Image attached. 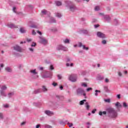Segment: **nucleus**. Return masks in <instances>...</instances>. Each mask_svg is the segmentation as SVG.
<instances>
[{
  "label": "nucleus",
  "instance_id": "obj_24",
  "mask_svg": "<svg viewBox=\"0 0 128 128\" xmlns=\"http://www.w3.org/2000/svg\"><path fill=\"white\" fill-rule=\"evenodd\" d=\"M36 69L34 70H30V72H31V74H38V72H36Z\"/></svg>",
  "mask_w": 128,
  "mask_h": 128
},
{
  "label": "nucleus",
  "instance_id": "obj_49",
  "mask_svg": "<svg viewBox=\"0 0 128 128\" xmlns=\"http://www.w3.org/2000/svg\"><path fill=\"white\" fill-rule=\"evenodd\" d=\"M96 112V109H94L92 110V114H95Z\"/></svg>",
  "mask_w": 128,
  "mask_h": 128
},
{
  "label": "nucleus",
  "instance_id": "obj_31",
  "mask_svg": "<svg viewBox=\"0 0 128 128\" xmlns=\"http://www.w3.org/2000/svg\"><path fill=\"white\" fill-rule=\"evenodd\" d=\"M104 100L105 102H108V104H110V98L105 99Z\"/></svg>",
  "mask_w": 128,
  "mask_h": 128
},
{
  "label": "nucleus",
  "instance_id": "obj_5",
  "mask_svg": "<svg viewBox=\"0 0 128 128\" xmlns=\"http://www.w3.org/2000/svg\"><path fill=\"white\" fill-rule=\"evenodd\" d=\"M76 78H78V77L76 76V74H72L70 75L69 76V80L71 82H76Z\"/></svg>",
  "mask_w": 128,
  "mask_h": 128
},
{
  "label": "nucleus",
  "instance_id": "obj_51",
  "mask_svg": "<svg viewBox=\"0 0 128 128\" xmlns=\"http://www.w3.org/2000/svg\"><path fill=\"white\" fill-rule=\"evenodd\" d=\"M57 85H58L57 83H56V82L52 83V86H56Z\"/></svg>",
  "mask_w": 128,
  "mask_h": 128
},
{
  "label": "nucleus",
  "instance_id": "obj_27",
  "mask_svg": "<svg viewBox=\"0 0 128 128\" xmlns=\"http://www.w3.org/2000/svg\"><path fill=\"white\" fill-rule=\"evenodd\" d=\"M81 32H82V34H88V32L87 30H81Z\"/></svg>",
  "mask_w": 128,
  "mask_h": 128
},
{
  "label": "nucleus",
  "instance_id": "obj_52",
  "mask_svg": "<svg viewBox=\"0 0 128 128\" xmlns=\"http://www.w3.org/2000/svg\"><path fill=\"white\" fill-rule=\"evenodd\" d=\"M29 50H30V52H34V48H29Z\"/></svg>",
  "mask_w": 128,
  "mask_h": 128
},
{
  "label": "nucleus",
  "instance_id": "obj_30",
  "mask_svg": "<svg viewBox=\"0 0 128 128\" xmlns=\"http://www.w3.org/2000/svg\"><path fill=\"white\" fill-rule=\"evenodd\" d=\"M50 22L51 23L56 22V20L54 18H50Z\"/></svg>",
  "mask_w": 128,
  "mask_h": 128
},
{
  "label": "nucleus",
  "instance_id": "obj_7",
  "mask_svg": "<svg viewBox=\"0 0 128 128\" xmlns=\"http://www.w3.org/2000/svg\"><path fill=\"white\" fill-rule=\"evenodd\" d=\"M52 72H47L46 74H44L42 76V78H52Z\"/></svg>",
  "mask_w": 128,
  "mask_h": 128
},
{
  "label": "nucleus",
  "instance_id": "obj_4",
  "mask_svg": "<svg viewBox=\"0 0 128 128\" xmlns=\"http://www.w3.org/2000/svg\"><path fill=\"white\" fill-rule=\"evenodd\" d=\"M56 50H64V52H68V48L62 45H58L56 48Z\"/></svg>",
  "mask_w": 128,
  "mask_h": 128
},
{
  "label": "nucleus",
  "instance_id": "obj_8",
  "mask_svg": "<svg viewBox=\"0 0 128 128\" xmlns=\"http://www.w3.org/2000/svg\"><path fill=\"white\" fill-rule=\"evenodd\" d=\"M97 36L100 38H106V34L100 32H97Z\"/></svg>",
  "mask_w": 128,
  "mask_h": 128
},
{
  "label": "nucleus",
  "instance_id": "obj_41",
  "mask_svg": "<svg viewBox=\"0 0 128 128\" xmlns=\"http://www.w3.org/2000/svg\"><path fill=\"white\" fill-rule=\"evenodd\" d=\"M45 128H52V126L50 125H46Z\"/></svg>",
  "mask_w": 128,
  "mask_h": 128
},
{
  "label": "nucleus",
  "instance_id": "obj_13",
  "mask_svg": "<svg viewBox=\"0 0 128 128\" xmlns=\"http://www.w3.org/2000/svg\"><path fill=\"white\" fill-rule=\"evenodd\" d=\"M40 42H42V44H47L48 41H46V40L44 38H42V37H40Z\"/></svg>",
  "mask_w": 128,
  "mask_h": 128
},
{
  "label": "nucleus",
  "instance_id": "obj_57",
  "mask_svg": "<svg viewBox=\"0 0 128 128\" xmlns=\"http://www.w3.org/2000/svg\"><path fill=\"white\" fill-rule=\"evenodd\" d=\"M66 62H70V58H67Z\"/></svg>",
  "mask_w": 128,
  "mask_h": 128
},
{
  "label": "nucleus",
  "instance_id": "obj_2",
  "mask_svg": "<svg viewBox=\"0 0 128 128\" xmlns=\"http://www.w3.org/2000/svg\"><path fill=\"white\" fill-rule=\"evenodd\" d=\"M65 2L67 4V6H70V10H71V12H74L76 6L72 2L66 0L65 1Z\"/></svg>",
  "mask_w": 128,
  "mask_h": 128
},
{
  "label": "nucleus",
  "instance_id": "obj_32",
  "mask_svg": "<svg viewBox=\"0 0 128 128\" xmlns=\"http://www.w3.org/2000/svg\"><path fill=\"white\" fill-rule=\"evenodd\" d=\"M52 32H58V29H56V28H54L51 29Z\"/></svg>",
  "mask_w": 128,
  "mask_h": 128
},
{
  "label": "nucleus",
  "instance_id": "obj_29",
  "mask_svg": "<svg viewBox=\"0 0 128 128\" xmlns=\"http://www.w3.org/2000/svg\"><path fill=\"white\" fill-rule=\"evenodd\" d=\"M64 44H70V40L66 38L64 40Z\"/></svg>",
  "mask_w": 128,
  "mask_h": 128
},
{
  "label": "nucleus",
  "instance_id": "obj_39",
  "mask_svg": "<svg viewBox=\"0 0 128 128\" xmlns=\"http://www.w3.org/2000/svg\"><path fill=\"white\" fill-rule=\"evenodd\" d=\"M32 34L33 36H36V31H34V30H32Z\"/></svg>",
  "mask_w": 128,
  "mask_h": 128
},
{
  "label": "nucleus",
  "instance_id": "obj_58",
  "mask_svg": "<svg viewBox=\"0 0 128 128\" xmlns=\"http://www.w3.org/2000/svg\"><path fill=\"white\" fill-rule=\"evenodd\" d=\"M40 124H38L36 126V128H40Z\"/></svg>",
  "mask_w": 128,
  "mask_h": 128
},
{
  "label": "nucleus",
  "instance_id": "obj_45",
  "mask_svg": "<svg viewBox=\"0 0 128 128\" xmlns=\"http://www.w3.org/2000/svg\"><path fill=\"white\" fill-rule=\"evenodd\" d=\"M50 70H54V66L51 65V66H50Z\"/></svg>",
  "mask_w": 128,
  "mask_h": 128
},
{
  "label": "nucleus",
  "instance_id": "obj_26",
  "mask_svg": "<svg viewBox=\"0 0 128 128\" xmlns=\"http://www.w3.org/2000/svg\"><path fill=\"white\" fill-rule=\"evenodd\" d=\"M100 92V90H95V96H98V93Z\"/></svg>",
  "mask_w": 128,
  "mask_h": 128
},
{
  "label": "nucleus",
  "instance_id": "obj_10",
  "mask_svg": "<svg viewBox=\"0 0 128 128\" xmlns=\"http://www.w3.org/2000/svg\"><path fill=\"white\" fill-rule=\"evenodd\" d=\"M8 28H18L17 26L14 25V24H8Z\"/></svg>",
  "mask_w": 128,
  "mask_h": 128
},
{
  "label": "nucleus",
  "instance_id": "obj_43",
  "mask_svg": "<svg viewBox=\"0 0 128 128\" xmlns=\"http://www.w3.org/2000/svg\"><path fill=\"white\" fill-rule=\"evenodd\" d=\"M36 46V42H33L32 44L31 45V46Z\"/></svg>",
  "mask_w": 128,
  "mask_h": 128
},
{
  "label": "nucleus",
  "instance_id": "obj_19",
  "mask_svg": "<svg viewBox=\"0 0 128 128\" xmlns=\"http://www.w3.org/2000/svg\"><path fill=\"white\" fill-rule=\"evenodd\" d=\"M34 106H42V103L40 102H34L33 104Z\"/></svg>",
  "mask_w": 128,
  "mask_h": 128
},
{
  "label": "nucleus",
  "instance_id": "obj_61",
  "mask_svg": "<svg viewBox=\"0 0 128 128\" xmlns=\"http://www.w3.org/2000/svg\"><path fill=\"white\" fill-rule=\"evenodd\" d=\"M16 7H14V8H13V11L14 12H16Z\"/></svg>",
  "mask_w": 128,
  "mask_h": 128
},
{
  "label": "nucleus",
  "instance_id": "obj_59",
  "mask_svg": "<svg viewBox=\"0 0 128 128\" xmlns=\"http://www.w3.org/2000/svg\"><path fill=\"white\" fill-rule=\"evenodd\" d=\"M105 82H110V80H108V78H106V79L105 80Z\"/></svg>",
  "mask_w": 128,
  "mask_h": 128
},
{
  "label": "nucleus",
  "instance_id": "obj_20",
  "mask_svg": "<svg viewBox=\"0 0 128 128\" xmlns=\"http://www.w3.org/2000/svg\"><path fill=\"white\" fill-rule=\"evenodd\" d=\"M85 106L87 110H90V104H88V102H86L85 103Z\"/></svg>",
  "mask_w": 128,
  "mask_h": 128
},
{
  "label": "nucleus",
  "instance_id": "obj_37",
  "mask_svg": "<svg viewBox=\"0 0 128 128\" xmlns=\"http://www.w3.org/2000/svg\"><path fill=\"white\" fill-rule=\"evenodd\" d=\"M46 12H47L46 10H44L42 11V13L43 14H46Z\"/></svg>",
  "mask_w": 128,
  "mask_h": 128
},
{
  "label": "nucleus",
  "instance_id": "obj_1",
  "mask_svg": "<svg viewBox=\"0 0 128 128\" xmlns=\"http://www.w3.org/2000/svg\"><path fill=\"white\" fill-rule=\"evenodd\" d=\"M106 112L108 113L109 116L116 118L118 116V112L113 108H108L106 110Z\"/></svg>",
  "mask_w": 128,
  "mask_h": 128
},
{
  "label": "nucleus",
  "instance_id": "obj_56",
  "mask_svg": "<svg viewBox=\"0 0 128 128\" xmlns=\"http://www.w3.org/2000/svg\"><path fill=\"white\" fill-rule=\"evenodd\" d=\"M27 42H32V39H30V38H27Z\"/></svg>",
  "mask_w": 128,
  "mask_h": 128
},
{
  "label": "nucleus",
  "instance_id": "obj_38",
  "mask_svg": "<svg viewBox=\"0 0 128 128\" xmlns=\"http://www.w3.org/2000/svg\"><path fill=\"white\" fill-rule=\"evenodd\" d=\"M118 20L115 19L114 20V24H116H116H118Z\"/></svg>",
  "mask_w": 128,
  "mask_h": 128
},
{
  "label": "nucleus",
  "instance_id": "obj_33",
  "mask_svg": "<svg viewBox=\"0 0 128 128\" xmlns=\"http://www.w3.org/2000/svg\"><path fill=\"white\" fill-rule=\"evenodd\" d=\"M12 96H14V92H10V93L8 94V96L9 98H12Z\"/></svg>",
  "mask_w": 128,
  "mask_h": 128
},
{
  "label": "nucleus",
  "instance_id": "obj_42",
  "mask_svg": "<svg viewBox=\"0 0 128 128\" xmlns=\"http://www.w3.org/2000/svg\"><path fill=\"white\" fill-rule=\"evenodd\" d=\"M82 86H84L85 88H86V86H88V85L86 83L82 84Z\"/></svg>",
  "mask_w": 128,
  "mask_h": 128
},
{
  "label": "nucleus",
  "instance_id": "obj_3",
  "mask_svg": "<svg viewBox=\"0 0 128 128\" xmlns=\"http://www.w3.org/2000/svg\"><path fill=\"white\" fill-rule=\"evenodd\" d=\"M78 96H86V93H84V90L81 88H79L76 90Z\"/></svg>",
  "mask_w": 128,
  "mask_h": 128
},
{
  "label": "nucleus",
  "instance_id": "obj_14",
  "mask_svg": "<svg viewBox=\"0 0 128 128\" xmlns=\"http://www.w3.org/2000/svg\"><path fill=\"white\" fill-rule=\"evenodd\" d=\"M0 88L1 90H8V86L6 85H0Z\"/></svg>",
  "mask_w": 128,
  "mask_h": 128
},
{
  "label": "nucleus",
  "instance_id": "obj_9",
  "mask_svg": "<svg viewBox=\"0 0 128 128\" xmlns=\"http://www.w3.org/2000/svg\"><path fill=\"white\" fill-rule=\"evenodd\" d=\"M79 48H82V46L83 47V50H88V48L86 47V46L82 45V42H79L78 43Z\"/></svg>",
  "mask_w": 128,
  "mask_h": 128
},
{
  "label": "nucleus",
  "instance_id": "obj_50",
  "mask_svg": "<svg viewBox=\"0 0 128 128\" xmlns=\"http://www.w3.org/2000/svg\"><path fill=\"white\" fill-rule=\"evenodd\" d=\"M116 98H118V100H120V94H118L117 96H116Z\"/></svg>",
  "mask_w": 128,
  "mask_h": 128
},
{
  "label": "nucleus",
  "instance_id": "obj_64",
  "mask_svg": "<svg viewBox=\"0 0 128 128\" xmlns=\"http://www.w3.org/2000/svg\"><path fill=\"white\" fill-rule=\"evenodd\" d=\"M99 114H100V116H102V112H99Z\"/></svg>",
  "mask_w": 128,
  "mask_h": 128
},
{
  "label": "nucleus",
  "instance_id": "obj_63",
  "mask_svg": "<svg viewBox=\"0 0 128 128\" xmlns=\"http://www.w3.org/2000/svg\"><path fill=\"white\" fill-rule=\"evenodd\" d=\"M24 124H26V122H22L21 123V126H24Z\"/></svg>",
  "mask_w": 128,
  "mask_h": 128
},
{
  "label": "nucleus",
  "instance_id": "obj_18",
  "mask_svg": "<svg viewBox=\"0 0 128 128\" xmlns=\"http://www.w3.org/2000/svg\"><path fill=\"white\" fill-rule=\"evenodd\" d=\"M0 94L2 96H6V94L4 90H0Z\"/></svg>",
  "mask_w": 128,
  "mask_h": 128
},
{
  "label": "nucleus",
  "instance_id": "obj_36",
  "mask_svg": "<svg viewBox=\"0 0 128 128\" xmlns=\"http://www.w3.org/2000/svg\"><path fill=\"white\" fill-rule=\"evenodd\" d=\"M67 124L69 126V128H72V126H74V124H72V123H70V122H68Z\"/></svg>",
  "mask_w": 128,
  "mask_h": 128
},
{
  "label": "nucleus",
  "instance_id": "obj_54",
  "mask_svg": "<svg viewBox=\"0 0 128 128\" xmlns=\"http://www.w3.org/2000/svg\"><path fill=\"white\" fill-rule=\"evenodd\" d=\"M0 68H4V64H0Z\"/></svg>",
  "mask_w": 128,
  "mask_h": 128
},
{
  "label": "nucleus",
  "instance_id": "obj_40",
  "mask_svg": "<svg viewBox=\"0 0 128 128\" xmlns=\"http://www.w3.org/2000/svg\"><path fill=\"white\" fill-rule=\"evenodd\" d=\"M0 118L2 120L4 118V114H2V113H0Z\"/></svg>",
  "mask_w": 128,
  "mask_h": 128
},
{
  "label": "nucleus",
  "instance_id": "obj_55",
  "mask_svg": "<svg viewBox=\"0 0 128 128\" xmlns=\"http://www.w3.org/2000/svg\"><path fill=\"white\" fill-rule=\"evenodd\" d=\"M118 74L119 76H122V74L120 72H118Z\"/></svg>",
  "mask_w": 128,
  "mask_h": 128
},
{
  "label": "nucleus",
  "instance_id": "obj_12",
  "mask_svg": "<svg viewBox=\"0 0 128 128\" xmlns=\"http://www.w3.org/2000/svg\"><path fill=\"white\" fill-rule=\"evenodd\" d=\"M116 106V108H118V110H120V108H122V104H120V103L119 102H116V103L115 104Z\"/></svg>",
  "mask_w": 128,
  "mask_h": 128
},
{
  "label": "nucleus",
  "instance_id": "obj_28",
  "mask_svg": "<svg viewBox=\"0 0 128 128\" xmlns=\"http://www.w3.org/2000/svg\"><path fill=\"white\" fill-rule=\"evenodd\" d=\"M100 10V6H95L94 10H96V12H98V11Z\"/></svg>",
  "mask_w": 128,
  "mask_h": 128
},
{
  "label": "nucleus",
  "instance_id": "obj_60",
  "mask_svg": "<svg viewBox=\"0 0 128 128\" xmlns=\"http://www.w3.org/2000/svg\"><path fill=\"white\" fill-rule=\"evenodd\" d=\"M38 34L40 36H42V32L40 31H37Z\"/></svg>",
  "mask_w": 128,
  "mask_h": 128
},
{
  "label": "nucleus",
  "instance_id": "obj_16",
  "mask_svg": "<svg viewBox=\"0 0 128 128\" xmlns=\"http://www.w3.org/2000/svg\"><path fill=\"white\" fill-rule=\"evenodd\" d=\"M5 70L6 72H12V70L11 69V68L8 66L5 68Z\"/></svg>",
  "mask_w": 128,
  "mask_h": 128
},
{
  "label": "nucleus",
  "instance_id": "obj_22",
  "mask_svg": "<svg viewBox=\"0 0 128 128\" xmlns=\"http://www.w3.org/2000/svg\"><path fill=\"white\" fill-rule=\"evenodd\" d=\"M42 88V92H48V88H46V86H43Z\"/></svg>",
  "mask_w": 128,
  "mask_h": 128
},
{
  "label": "nucleus",
  "instance_id": "obj_25",
  "mask_svg": "<svg viewBox=\"0 0 128 128\" xmlns=\"http://www.w3.org/2000/svg\"><path fill=\"white\" fill-rule=\"evenodd\" d=\"M84 102H86V100H82L80 101V106H82L84 104Z\"/></svg>",
  "mask_w": 128,
  "mask_h": 128
},
{
  "label": "nucleus",
  "instance_id": "obj_15",
  "mask_svg": "<svg viewBox=\"0 0 128 128\" xmlns=\"http://www.w3.org/2000/svg\"><path fill=\"white\" fill-rule=\"evenodd\" d=\"M104 19L107 22H110V17L108 15L104 16Z\"/></svg>",
  "mask_w": 128,
  "mask_h": 128
},
{
  "label": "nucleus",
  "instance_id": "obj_35",
  "mask_svg": "<svg viewBox=\"0 0 128 128\" xmlns=\"http://www.w3.org/2000/svg\"><path fill=\"white\" fill-rule=\"evenodd\" d=\"M56 16L58 18H60L62 16V14H60V13H56Z\"/></svg>",
  "mask_w": 128,
  "mask_h": 128
},
{
  "label": "nucleus",
  "instance_id": "obj_44",
  "mask_svg": "<svg viewBox=\"0 0 128 128\" xmlns=\"http://www.w3.org/2000/svg\"><path fill=\"white\" fill-rule=\"evenodd\" d=\"M102 44H106V40H103L102 42Z\"/></svg>",
  "mask_w": 128,
  "mask_h": 128
},
{
  "label": "nucleus",
  "instance_id": "obj_21",
  "mask_svg": "<svg viewBox=\"0 0 128 128\" xmlns=\"http://www.w3.org/2000/svg\"><path fill=\"white\" fill-rule=\"evenodd\" d=\"M20 32H22V34H24L26 32V30L24 28H20Z\"/></svg>",
  "mask_w": 128,
  "mask_h": 128
},
{
  "label": "nucleus",
  "instance_id": "obj_62",
  "mask_svg": "<svg viewBox=\"0 0 128 128\" xmlns=\"http://www.w3.org/2000/svg\"><path fill=\"white\" fill-rule=\"evenodd\" d=\"M4 107H5L6 108H8V104H6L4 106Z\"/></svg>",
  "mask_w": 128,
  "mask_h": 128
},
{
  "label": "nucleus",
  "instance_id": "obj_34",
  "mask_svg": "<svg viewBox=\"0 0 128 128\" xmlns=\"http://www.w3.org/2000/svg\"><path fill=\"white\" fill-rule=\"evenodd\" d=\"M123 107L124 108H128V104L126 102H123Z\"/></svg>",
  "mask_w": 128,
  "mask_h": 128
},
{
  "label": "nucleus",
  "instance_id": "obj_47",
  "mask_svg": "<svg viewBox=\"0 0 128 128\" xmlns=\"http://www.w3.org/2000/svg\"><path fill=\"white\" fill-rule=\"evenodd\" d=\"M92 90V88H89L86 89V92H90V90Z\"/></svg>",
  "mask_w": 128,
  "mask_h": 128
},
{
  "label": "nucleus",
  "instance_id": "obj_17",
  "mask_svg": "<svg viewBox=\"0 0 128 128\" xmlns=\"http://www.w3.org/2000/svg\"><path fill=\"white\" fill-rule=\"evenodd\" d=\"M40 92H42V88L38 89L34 91V94H40Z\"/></svg>",
  "mask_w": 128,
  "mask_h": 128
},
{
  "label": "nucleus",
  "instance_id": "obj_46",
  "mask_svg": "<svg viewBox=\"0 0 128 128\" xmlns=\"http://www.w3.org/2000/svg\"><path fill=\"white\" fill-rule=\"evenodd\" d=\"M57 76L58 78V80H62V76L58 74Z\"/></svg>",
  "mask_w": 128,
  "mask_h": 128
},
{
  "label": "nucleus",
  "instance_id": "obj_23",
  "mask_svg": "<svg viewBox=\"0 0 128 128\" xmlns=\"http://www.w3.org/2000/svg\"><path fill=\"white\" fill-rule=\"evenodd\" d=\"M56 4L58 6H62V2L60 1H56Z\"/></svg>",
  "mask_w": 128,
  "mask_h": 128
},
{
  "label": "nucleus",
  "instance_id": "obj_53",
  "mask_svg": "<svg viewBox=\"0 0 128 128\" xmlns=\"http://www.w3.org/2000/svg\"><path fill=\"white\" fill-rule=\"evenodd\" d=\"M44 62H45V64H50V61H48V60H45Z\"/></svg>",
  "mask_w": 128,
  "mask_h": 128
},
{
  "label": "nucleus",
  "instance_id": "obj_6",
  "mask_svg": "<svg viewBox=\"0 0 128 128\" xmlns=\"http://www.w3.org/2000/svg\"><path fill=\"white\" fill-rule=\"evenodd\" d=\"M12 48L14 50H16V52H22V47L18 45H15Z\"/></svg>",
  "mask_w": 128,
  "mask_h": 128
},
{
  "label": "nucleus",
  "instance_id": "obj_48",
  "mask_svg": "<svg viewBox=\"0 0 128 128\" xmlns=\"http://www.w3.org/2000/svg\"><path fill=\"white\" fill-rule=\"evenodd\" d=\"M94 28H98V26H100V24H95L94 25Z\"/></svg>",
  "mask_w": 128,
  "mask_h": 128
},
{
  "label": "nucleus",
  "instance_id": "obj_11",
  "mask_svg": "<svg viewBox=\"0 0 128 128\" xmlns=\"http://www.w3.org/2000/svg\"><path fill=\"white\" fill-rule=\"evenodd\" d=\"M44 112L47 116H52L54 114V112L50 110H46Z\"/></svg>",
  "mask_w": 128,
  "mask_h": 128
}]
</instances>
